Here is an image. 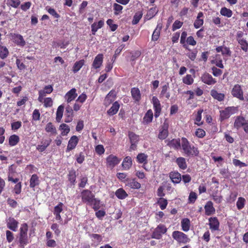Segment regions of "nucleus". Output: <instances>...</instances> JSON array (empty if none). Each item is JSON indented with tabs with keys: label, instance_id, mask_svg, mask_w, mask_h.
<instances>
[{
	"label": "nucleus",
	"instance_id": "2",
	"mask_svg": "<svg viewBox=\"0 0 248 248\" xmlns=\"http://www.w3.org/2000/svg\"><path fill=\"white\" fill-rule=\"evenodd\" d=\"M28 226L27 223H23L21 225L19 233L18 236V243L19 247L24 248L30 243L28 236Z\"/></svg>",
	"mask_w": 248,
	"mask_h": 248
},
{
	"label": "nucleus",
	"instance_id": "41",
	"mask_svg": "<svg viewBox=\"0 0 248 248\" xmlns=\"http://www.w3.org/2000/svg\"><path fill=\"white\" fill-rule=\"evenodd\" d=\"M64 106L63 105L59 106L56 112V120L57 122H60L63 116Z\"/></svg>",
	"mask_w": 248,
	"mask_h": 248
},
{
	"label": "nucleus",
	"instance_id": "36",
	"mask_svg": "<svg viewBox=\"0 0 248 248\" xmlns=\"http://www.w3.org/2000/svg\"><path fill=\"white\" fill-rule=\"evenodd\" d=\"M40 183L39 177L37 174H34L31 175L30 180V186L31 188H34L39 185Z\"/></svg>",
	"mask_w": 248,
	"mask_h": 248
},
{
	"label": "nucleus",
	"instance_id": "8",
	"mask_svg": "<svg viewBox=\"0 0 248 248\" xmlns=\"http://www.w3.org/2000/svg\"><path fill=\"white\" fill-rule=\"evenodd\" d=\"M80 197L82 202L88 204L95 196L91 190L84 189L80 193Z\"/></svg>",
	"mask_w": 248,
	"mask_h": 248
},
{
	"label": "nucleus",
	"instance_id": "1",
	"mask_svg": "<svg viewBox=\"0 0 248 248\" xmlns=\"http://www.w3.org/2000/svg\"><path fill=\"white\" fill-rule=\"evenodd\" d=\"M181 147L183 153L188 157L198 156L199 151L198 148L191 145L188 140L185 137L181 139Z\"/></svg>",
	"mask_w": 248,
	"mask_h": 248
},
{
	"label": "nucleus",
	"instance_id": "60",
	"mask_svg": "<svg viewBox=\"0 0 248 248\" xmlns=\"http://www.w3.org/2000/svg\"><path fill=\"white\" fill-rule=\"evenodd\" d=\"M50 142L51 140H48L46 141L43 145H38L36 147L37 150L40 152H43L50 145Z\"/></svg>",
	"mask_w": 248,
	"mask_h": 248
},
{
	"label": "nucleus",
	"instance_id": "4",
	"mask_svg": "<svg viewBox=\"0 0 248 248\" xmlns=\"http://www.w3.org/2000/svg\"><path fill=\"white\" fill-rule=\"evenodd\" d=\"M238 111V107H228L223 110L220 111V119L223 121L228 119L232 115L237 113Z\"/></svg>",
	"mask_w": 248,
	"mask_h": 248
},
{
	"label": "nucleus",
	"instance_id": "31",
	"mask_svg": "<svg viewBox=\"0 0 248 248\" xmlns=\"http://www.w3.org/2000/svg\"><path fill=\"white\" fill-rule=\"evenodd\" d=\"M175 162L180 169L184 170L187 168V166L185 158L179 157L176 158Z\"/></svg>",
	"mask_w": 248,
	"mask_h": 248
},
{
	"label": "nucleus",
	"instance_id": "54",
	"mask_svg": "<svg viewBox=\"0 0 248 248\" xmlns=\"http://www.w3.org/2000/svg\"><path fill=\"white\" fill-rule=\"evenodd\" d=\"M246 201L244 198L239 197L236 202V207L238 210L243 209L245 205Z\"/></svg>",
	"mask_w": 248,
	"mask_h": 248
},
{
	"label": "nucleus",
	"instance_id": "25",
	"mask_svg": "<svg viewBox=\"0 0 248 248\" xmlns=\"http://www.w3.org/2000/svg\"><path fill=\"white\" fill-rule=\"evenodd\" d=\"M203 14L202 12H200L197 15L196 19L194 23V27L196 29H199L202 27L204 23Z\"/></svg>",
	"mask_w": 248,
	"mask_h": 248
},
{
	"label": "nucleus",
	"instance_id": "40",
	"mask_svg": "<svg viewBox=\"0 0 248 248\" xmlns=\"http://www.w3.org/2000/svg\"><path fill=\"white\" fill-rule=\"evenodd\" d=\"M190 222L188 218H185L181 221L182 229L184 232H187L190 229Z\"/></svg>",
	"mask_w": 248,
	"mask_h": 248
},
{
	"label": "nucleus",
	"instance_id": "30",
	"mask_svg": "<svg viewBox=\"0 0 248 248\" xmlns=\"http://www.w3.org/2000/svg\"><path fill=\"white\" fill-rule=\"evenodd\" d=\"M132 160L130 156H127L123 160L122 165L124 170H128L132 166Z\"/></svg>",
	"mask_w": 248,
	"mask_h": 248
},
{
	"label": "nucleus",
	"instance_id": "15",
	"mask_svg": "<svg viewBox=\"0 0 248 248\" xmlns=\"http://www.w3.org/2000/svg\"><path fill=\"white\" fill-rule=\"evenodd\" d=\"M103 59L104 56L103 54L102 53H99L97 54L93 61L92 64V66L93 68L96 69L98 68H99L101 65H102L103 62Z\"/></svg>",
	"mask_w": 248,
	"mask_h": 248
},
{
	"label": "nucleus",
	"instance_id": "46",
	"mask_svg": "<svg viewBox=\"0 0 248 248\" xmlns=\"http://www.w3.org/2000/svg\"><path fill=\"white\" fill-rule=\"evenodd\" d=\"M59 129L62 130L61 135L62 136H66L70 131L69 126L65 124H61L60 125Z\"/></svg>",
	"mask_w": 248,
	"mask_h": 248
},
{
	"label": "nucleus",
	"instance_id": "39",
	"mask_svg": "<svg viewBox=\"0 0 248 248\" xmlns=\"http://www.w3.org/2000/svg\"><path fill=\"white\" fill-rule=\"evenodd\" d=\"M88 205L92 206L94 211H97L101 207V202L99 199L94 197Z\"/></svg>",
	"mask_w": 248,
	"mask_h": 248
},
{
	"label": "nucleus",
	"instance_id": "49",
	"mask_svg": "<svg viewBox=\"0 0 248 248\" xmlns=\"http://www.w3.org/2000/svg\"><path fill=\"white\" fill-rule=\"evenodd\" d=\"M238 43L240 45L241 48L244 52H247L248 51V42L245 39H239L237 41Z\"/></svg>",
	"mask_w": 248,
	"mask_h": 248
},
{
	"label": "nucleus",
	"instance_id": "33",
	"mask_svg": "<svg viewBox=\"0 0 248 248\" xmlns=\"http://www.w3.org/2000/svg\"><path fill=\"white\" fill-rule=\"evenodd\" d=\"M115 195L120 200H124L128 196V194L123 188H119L117 189L115 192Z\"/></svg>",
	"mask_w": 248,
	"mask_h": 248
},
{
	"label": "nucleus",
	"instance_id": "55",
	"mask_svg": "<svg viewBox=\"0 0 248 248\" xmlns=\"http://www.w3.org/2000/svg\"><path fill=\"white\" fill-rule=\"evenodd\" d=\"M157 203L162 210L166 209L168 203L167 200L163 198H159Z\"/></svg>",
	"mask_w": 248,
	"mask_h": 248
},
{
	"label": "nucleus",
	"instance_id": "3",
	"mask_svg": "<svg viewBox=\"0 0 248 248\" xmlns=\"http://www.w3.org/2000/svg\"><path fill=\"white\" fill-rule=\"evenodd\" d=\"M233 126L237 130L243 127L245 133L248 134V120H246L243 116H237L236 117Z\"/></svg>",
	"mask_w": 248,
	"mask_h": 248
},
{
	"label": "nucleus",
	"instance_id": "34",
	"mask_svg": "<svg viewBox=\"0 0 248 248\" xmlns=\"http://www.w3.org/2000/svg\"><path fill=\"white\" fill-rule=\"evenodd\" d=\"M18 222L14 218H10L7 224L8 228L11 230L16 232L18 227Z\"/></svg>",
	"mask_w": 248,
	"mask_h": 248
},
{
	"label": "nucleus",
	"instance_id": "17",
	"mask_svg": "<svg viewBox=\"0 0 248 248\" xmlns=\"http://www.w3.org/2000/svg\"><path fill=\"white\" fill-rule=\"evenodd\" d=\"M76 92L77 90L75 88H72L65 94L64 97L68 103L76 99L78 96V94Z\"/></svg>",
	"mask_w": 248,
	"mask_h": 248
},
{
	"label": "nucleus",
	"instance_id": "51",
	"mask_svg": "<svg viewBox=\"0 0 248 248\" xmlns=\"http://www.w3.org/2000/svg\"><path fill=\"white\" fill-rule=\"evenodd\" d=\"M187 32L186 31H184L182 32L180 37V44L182 45L186 49H187V46L186 44V38H187Z\"/></svg>",
	"mask_w": 248,
	"mask_h": 248
},
{
	"label": "nucleus",
	"instance_id": "20",
	"mask_svg": "<svg viewBox=\"0 0 248 248\" xmlns=\"http://www.w3.org/2000/svg\"><path fill=\"white\" fill-rule=\"evenodd\" d=\"M131 96L135 103H139L141 100V95L140 90L137 87H133L131 89Z\"/></svg>",
	"mask_w": 248,
	"mask_h": 248
},
{
	"label": "nucleus",
	"instance_id": "27",
	"mask_svg": "<svg viewBox=\"0 0 248 248\" xmlns=\"http://www.w3.org/2000/svg\"><path fill=\"white\" fill-rule=\"evenodd\" d=\"M120 108V104L117 101L114 102L111 108L107 111V114L109 116L116 114Z\"/></svg>",
	"mask_w": 248,
	"mask_h": 248
},
{
	"label": "nucleus",
	"instance_id": "32",
	"mask_svg": "<svg viewBox=\"0 0 248 248\" xmlns=\"http://www.w3.org/2000/svg\"><path fill=\"white\" fill-rule=\"evenodd\" d=\"M45 130L46 132L50 133L51 135H56L57 134L56 127L51 122H49L46 124Z\"/></svg>",
	"mask_w": 248,
	"mask_h": 248
},
{
	"label": "nucleus",
	"instance_id": "53",
	"mask_svg": "<svg viewBox=\"0 0 248 248\" xmlns=\"http://www.w3.org/2000/svg\"><path fill=\"white\" fill-rule=\"evenodd\" d=\"M183 82L186 85H190L193 84L194 79L191 75L187 74L183 78Z\"/></svg>",
	"mask_w": 248,
	"mask_h": 248
},
{
	"label": "nucleus",
	"instance_id": "21",
	"mask_svg": "<svg viewBox=\"0 0 248 248\" xmlns=\"http://www.w3.org/2000/svg\"><path fill=\"white\" fill-rule=\"evenodd\" d=\"M64 115V122L65 123H68L72 121L74 116L73 110L71 107H70L69 105H68L65 108V112Z\"/></svg>",
	"mask_w": 248,
	"mask_h": 248
},
{
	"label": "nucleus",
	"instance_id": "23",
	"mask_svg": "<svg viewBox=\"0 0 248 248\" xmlns=\"http://www.w3.org/2000/svg\"><path fill=\"white\" fill-rule=\"evenodd\" d=\"M168 124L165 123L159 132L158 138L161 140H165L168 137Z\"/></svg>",
	"mask_w": 248,
	"mask_h": 248
},
{
	"label": "nucleus",
	"instance_id": "22",
	"mask_svg": "<svg viewBox=\"0 0 248 248\" xmlns=\"http://www.w3.org/2000/svg\"><path fill=\"white\" fill-rule=\"evenodd\" d=\"M126 186L133 189H139L141 187L140 183L136 180V179L126 178L125 179Z\"/></svg>",
	"mask_w": 248,
	"mask_h": 248
},
{
	"label": "nucleus",
	"instance_id": "56",
	"mask_svg": "<svg viewBox=\"0 0 248 248\" xmlns=\"http://www.w3.org/2000/svg\"><path fill=\"white\" fill-rule=\"evenodd\" d=\"M128 137L130 139V143H138L139 140V136L133 132H129Z\"/></svg>",
	"mask_w": 248,
	"mask_h": 248
},
{
	"label": "nucleus",
	"instance_id": "16",
	"mask_svg": "<svg viewBox=\"0 0 248 248\" xmlns=\"http://www.w3.org/2000/svg\"><path fill=\"white\" fill-rule=\"evenodd\" d=\"M205 214L206 216H210L214 215L216 212V209L213 206V203L211 201H208L204 205Z\"/></svg>",
	"mask_w": 248,
	"mask_h": 248
},
{
	"label": "nucleus",
	"instance_id": "62",
	"mask_svg": "<svg viewBox=\"0 0 248 248\" xmlns=\"http://www.w3.org/2000/svg\"><path fill=\"white\" fill-rule=\"evenodd\" d=\"M183 25V22L178 20H176L173 23L172 26V30L175 31L177 29H179L182 27Z\"/></svg>",
	"mask_w": 248,
	"mask_h": 248
},
{
	"label": "nucleus",
	"instance_id": "59",
	"mask_svg": "<svg viewBox=\"0 0 248 248\" xmlns=\"http://www.w3.org/2000/svg\"><path fill=\"white\" fill-rule=\"evenodd\" d=\"M53 91V88L52 85H48L47 86H46L43 90L39 91L40 92L44 93V95L45 96L46 94H50Z\"/></svg>",
	"mask_w": 248,
	"mask_h": 248
},
{
	"label": "nucleus",
	"instance_id": "64",
	"mask_svg": "<svg viewBox=\"0 0 248 248\" xmlns=\"http://www.w3.org/2000/svg\"><path fill=\"white\" fill-rule=\"evenodd\" d=\"M205 135V131L202 128H198L195 131V136L199 138H203Z\"/></svg>",
	"mask_w": 248,
	"mask_h": 248
},
{
	"label": "nucleus",
	"instance_id": "45",
	"mask_svg": "<svg viewBox=\"0 0 248 248\" xmlns=\"http://www.w3.org/2000/svg\"><path fill=\"white\" fill-rule=\"evenodd\" d=\"M68 179L72 185H74L75 184L76 174L75 170L72 169L69 171Z\"/></svg>",
	"mask_w": 248,
	"mask_h": 248
},
{
	"label": "nucleus",
	"instance_id": "18",
	"mask_svg": "<svg viewBox=\"0 0 248 248\" xmlns=\"http://www.w3.org/2000/svg\"><path fill=\"white\" fill-rule=\"evenodd\" d=\"M116 97L115 91L112 90H111L106 96L104 100V105L105 106H108L112 103L115 99Z\"/></svg>",
	"mask_w": 248,
	"mask_h": 248
},
{
	"label": "nucleus",
	"instance_id": "38",
	"mask_svg": "<svg viewBox=\"0 0 248 248\" xmlns=\"http://www.w3.org/2000/svg\"><path fill=\"white\" fill-rule=\"evenodd\" d=\"M147 158L148 155L144 153H140L136 157L137 161L139 163L143 164L144 165L147 164Z\"/></svg>",
	"mask_w": 248,
	"mask_h": 248
},
{
	"label": "nucleus",
	"instance_id": "6",
	"mask_svg": "<svg viewBox=\"0 0 248 248\" xmlns=\"http://www.w3.org/2000/svg\"><path fill=\"white\" fill-rule=\"evenodd\" d=\"M167 230L168 229L165 225L160 224L155 229L152 233L151 238L160 239L162 237V234L166 233Z\"/></svg>",
	"mask_w": 248,
	"mask_h": 248
},
{
	"label": "nucleus",
	"instance_id": "7",
	"mask_svg": "<svg viewBox=\"0 0 248 248\" xmlns=\"http://www.w3.org/2000/svg\"><path fill=\"white\" fill-rule=\"evenodd\" d=\"M231 94L234 97L238 98L240 100H244V92L241 86L238 84H235L231 91Z\"/></svg>",
	"mask_w": 248,
	"mask_h": 248
},
{
	"label": "nucleus",
	"instance_id": "42",
	"mask_svg": "<svg viewBox=\"0 0 248 248\" xmlns=\"http://www.w3.org/2000/svg\"><path fill=\"white\" fill-rule=\"evenodd\" d=\"M212 63L215 64L219 68H223L224 65L222 63V60L219 54H217L215 59L212 61Z\"/></svg>",
	"mask_w": 248,
	"mask_h": 248
},
{
	"label": "nucleus",
	"instance_id": "44",
	"mask_svg": "<svg viewBox=\"0 0 248 248\" xmlns=\"http://www.w3.org/2000/svg\"><path fill=\"white\" fill-rule=\"evenodd\" d=\"M9 54L8 48L5 46L0 45V58L4 60L8 56Z\"/></svg>",
	"mask_w": 248,
	"mask_h": 248
},
{
	"label": "nucleus",
	"instance_id": "35",
	"mask_svg": "<svg viewBox=\"0 0 248 248\" xmlns=\"http://www.w3.org/2000/svg\"><path fill=\"white\" fill-rule=\"evenodd\" d=\"M211 95L215 99L218 101H223L225 98L224 93H219L217 91L214 89L211 91Z\"/></svg>",
	"mask_w": 248,
	"mask_h": 248
},
{
	"label": "nucleus",
	"instance_id": "26",
	"mask_svg": "<svg viewBox=\"0 0 248 248\" xmlns=\"http://www.w3.org/2000/svg\"><path fill=\"white\" fill-rule=\"evenodd\" d=\"M167 145L170 148L178 150L181 146V143L179 139H173L171 140L167 141Z\"/></svg>",
	"mask_w": 248,
	"mask_h": 248
},
{
	"label": "nucleus",
	"instance_id": "28",
	"mask_svg": "<svg viewBox=\"0 0 248 248\" xmlns=\"http://www.w3.org/2000/svg\"><path fill=\"white\" fill-rule=\"evenodd\" d=\"M153 112L152 109H150L147 110L143 118V124H147L152 122L153 118Z\"/></svg>",
	"mask_w": 248,
	"mask_h": 248
},
{
	"label": "nucleus",
	"instance_id": "50",
	"mask_svg": "<svg viewBox=\"0 0 248 248\" xmlns=\"http://www.w3.org/2000/svg\"><path fill=\"white\" fill-rule=\"evenodd\" d=\"M169 89L168 84H165L162 87L160 95L163 97H165L166 98L169 99L170 97V93L168 92Z\"/></svg>",
	"mask_w": 248,
	"mask_h": 248
},
{
	"label": "nucleus",
	"instance_id": "13",
	"mask_svg": "<svg viewBox=\"0 0 248 248\" xmlns=\"http://www.w3.org/2000/svg\"><path fill=\"white\" fill-rule=\"evenodd\" d=\"M106 161L107 166L112 169L120 163L121 159L115 155H110L107 157Z\"/></svg>",
	"mask_w": 248,
	"mask_h": 248
},
{
	"label": "nucleus",
	"instance_id": "29",
	"mask_svg": "<svg viewBox=\"0 0 248 248\" xmlns=\"http://www.w3.org/2000/svg\"><path fill=\"white\" fill-rule=\"evenodd\" d=\"M104 25V22L103 20H99L97 23L94 22L91 25V31L93 35H95L97 30L101 28Z\"/></svg>",
	"mask_w": 248,
	"mask_h": 248
},
{
	"label": "nucleus",
	"instance_id": "12",
	"mask_svg": "<svg viewBox=\"0 0 248 248\" xmlns=\"http://www.w3.org/2000/svg\"><path fill=\"white\" fill-rule=\"evenodd\" d=\"M11 39L14 43L20 46H24L26 45V42L23 36L17 33H11Z\"/></svg>",
	"mask_w": 248,
	"mask_h": 248
},
{
	"label": "nucleus",
	"instance_id": "48",
	"mask_svg": "<svg viewBox=\"0 0 248 248\" xmlns=\"http://www.w3.org/2000/svg\"><path fill=\"white\" fill-rule=\"evenodd\" d=\"M220 14L228 18L231 17L232 15V11L225 7H222L220 11Z\"/></svg>",
	"mask_w": 248,
	"mask_h": 248
},
{
	"label": "nucleus",
	"instance_id": "10",
	"mask_svg": "<svg viewBox=\"0 0 248 248\" xmlns=\"http://www.w3.org/2000/svg\"><path fill=\"white\" fill-rule=\"evenodd\" d=\"M209 228L212 232L219 230V221L217 217H211L208 219Z\"/></svg>",
	"mask_w": 248,
	"mask_h": 248
},
{
	"label": "nucleus",
	"instance_id": "9",
	"mask_svg": "<svg viewBox=\"0 0 248 248\" xmlns=\"http://www.w3.org/2000/svg\"><path fill=\"white\" fill-rule=\"evenodd\" d=\"M152 103L153 105V108L155 111V117L157 118L161 114L162 107L160 101L156 96H153L152 99Z\"/></svg>",
	"mask_w": 248,
	"mask_h": 248
},
{
	"label": "nucleus",
	"instance_id": "61",
	"mask_svg": "<svg viewBox=\"0 0 248 248\" xmlns=\"http://www.w3.org/2000/svg\"><path fill=\"white\" fill-rule=\"evenodd\" d=\"M63 204L62 202H59L57 205L54 207L53 214H61L63 210Z\"/></svg>",
	"mask_w": 248,
	"mask_h": 248
},
{
	"label": "nucleus",
	"instance_id": "5",
	"mask_svg": "<svg viewBox=\"0 0 248 248\" xmlns=\"http://www.w3.org/2000/svg\"><path fill=\"white\" fill-rule=\"evenodd\" d=\"M172 237L178 244H186L190 241L188 235L178 231H173L172 233Z\"/></svg>",
	"mask_w": 248,
	"mask_h": 248
},
{
	"label": "nucleus",
	"instance_id": "37",
	"mask_svg": "<svg viewBox=\"0 0 248 248\" xmlns=\"http://www.w3.org/2000/svg\"><path fill=\"white\" fill-rule=\"evenodd\" d=\"M20 141L18 136L14 134L10 136L8 139L9 144L10 146H14L18 144Z\"/></svg>",
	"mask_w": 248,
	"mask_h": 248
},
{
	"label": "nucleus",
	"instance_id": "58",
	"mask_svg": "<svg viewBox=\"0 0 248 248\" xmlns=\"http://www.w3.org/2000/svg\"><path fill=\"white\" fill-rule=\"evenodd\" d=\"M113 10L114 11V14L115 15H120L123 9V7L120 4L114 3L113 5Z\"/></svg>",
	"mask_w": 248,
	"mask_h": 248
},
{
	"label": "nucleus",
	"instance_id": "57",
	"mask_svg": "<svg viewBox=\"0 0 248 248\" xmlns=\"http://www.w3.org/2000/svg\"><path fill=\"white\" fill-rule=\"evenodd\" d=\"M124 46L123 45H122L120 46L115 50V53L114 55L113 56L112 59H111V62L113 63L116 60L117 57L120 54V53L123 50V48H124Z\"/></svg>",
	"mask_w": 248,
	"mask_h": 248
},
{
	"label": "nucleus",
	"instance_id": "19",
	"mask_svg": "<svg viewBox=\"0 0 248 248\" xmlns=\"http://www.w3.org/2000/svg\"><path fill=\"white\" fill-rule=\"evenodd\" d=\"M169 177L174 184L180 183L182 180L181 174L177 171L170 172L169 173Z\"/></svg>",
	"mask_w": 248,
	"mask_h": 248
},
{
	"label": "nucleus",
	"instance_id": "47",
	"mask_svg": "<svg viewBox=\"0 0 248 248\" xmlns=\"http://www.w3.org/2000/svg\"><path fill=\"white\" fill-rule=\"evenodd\" d=\"M203 109H199L195 116L194 124L198 126H201L203 124V122H201L202 120V114Z\"/></svg>",
	"mask_w": 248,
	"mask_h": 248
},
{
	"label": "nucleus",
	"instance_id": "24",
	"mask_svg": "<svg viewBox=\"0 0 248 248\" xmlns=\"http://www.w3.org/2000/svg\"><path fill=\"white\" fill-rule=\"evenodd\" d=\"M162 28V24L161 23H158L153 31L152 36V41H156L158 40L160 37V31Z\"/></svg>",
	"mask_w": 248,
	"mask_h": 248
},
{
	"label": "nucleus",
	"instance_id": "52",
	"mask_svg": "<svg viewBox=\"0 0 248 248\" xmlns=\"http://www.w3.org/2000/svg\"><path fill=\"white\" fill-rule=\"evenodd\" d=\"M142 13L141 11H139L135 13L133 16L132 23L133 25H136L139 23L142 16Z\"/></svg>",
	"mask_w": 248,
	"mask_h": 248
},
{
	"label": "nucleus",
	"instance_id": "14",
	"mask_svg": "<svg viewBox=\"0 0 248 248\" xmlns=\"http://www.w3.org/2000/svg\"><path fill=\"white\" fill-rule=\"evenodd\" d=\"M79 139L77 136H72L68 141L66 152H68L74 149L78 144Z\"/></svg>",
	"mask_w": 248,
	"mask_h": 248
},
{
	"label": "nucleus",
	"instance_id": "11",
	"mask_svg": "<svg viewBox=\"0 0 248 248\" xmlns=\"http://www.w3.org/2000/svg\"><path fill=\"white\" fill-rule=\"evenodd\" d=\"M201 78L202 81L208 85H213L217 83L216 79L207 72L204 73Z\"/></svg>",
	"mask_w": 248,
	"mask_h": 248
},
{
	"label": "nucleus",
	"instance_id": "63",
	"mask_svg": "<svg viewBox=\"0 0 248 248\" xmlns=\"http://www.w3.org/2000/svg\"><path fill=\"white\" fill-rule=\"evenodd\" d=\"M211 70L212 71V74L215 77H219V76H221V74H222V71L221 69L217 68L216 66H213L211 68Z\"/></svg>",
	"mask_w": 248,
	"mask_h": 248
},
{
	"label": "nucleus",
	"instance_id": "43",
	"mask_svg": "<svg viewBox=\"0 0 248 248\" xmlns=\"http://www.w3.org/2000/svg\"><path fill=\"white\" fill-rule=\"evenodd\" d=\"M85 61L84 60L76 62L72 68V71L74 73L78 72L84 64Z\"/></svg>",
	"mask_w": 248,
	"mask_h": 248
}]
</instances>
